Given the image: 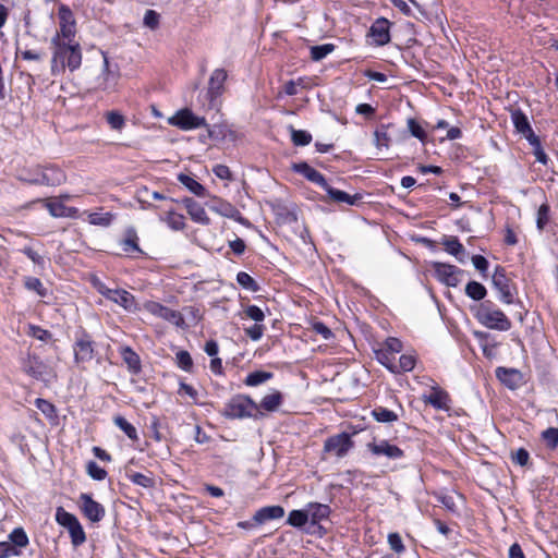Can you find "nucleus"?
I'll list each match as a JSON object with an SVG mask.
<instances>
[{
    "instance_id": "nucleus-34",
    "label": "nucleus",
    "mask_w": 558,
    "mask_h": 558,
    "mask_svg": "<svg viewBox=\"0 0 558 558\" xmlns=\"http://www.w3.org/2000/svg\"><path fill=\"white\" fill-rule=\"evenodd\" d=\"M308 521V513L305 509L302 510H292L289 515L287 523L294 527H302L304 526Z\"/></svg>"
},
{
    "instance_id": "nucleus-33",
    "label": "nucleus",
    "mask_w": 558,
    "mask_h": 558,
    "mask_svg": "<svg viewBox=\"0 0 558 558\" xmlns=\"http://www.w3.org/2000/svg\"><path fill=\"white\" fill-rule=\"evenodd\" d=\"M465 293L469 298L475 301H481L486 296V288L477 282V281H470L465 287Z\"/></svg>"
},
{
    "instance_id": "nucleus-60",
    "label": "nucleus",
    "mask_w": 558,
    "mask_h": 558,
    "mask_svg": "<svg viewBox=\"0 0 558 558\" xmlns=\"http://www.w3.org/2000/svg\"><path fill=\"white\" fill-rule=\"evenodd\" d=\"M245 315L252 320L259 323L265 318L264 312L256 305H250L244 310Z\"/></svg>"
},
{
    "instance_id": "nucleus-10",
    "label": "nucleus",
    "mask_w": 558,
    "mask_h": 558,
    "mask_svg": "<svg viewBox=\"0 0 558 558\" xmlns=\"http://www.w3.org/2000/svg\"><path fill=\"white\" fill-rule=\"evenodd\" d=\"M145 308L153 315L163 318L165 320L181 327L184 325V318L180 312L171 310L157 302H148Z\"/></svg>"
},
{
    "instance_id": "nucleus-51",
    "label": "nucleus",
    "mask_w": 558,
    "mask_h": 558,
    "mask_svg": "<svg viewBox=\"0 0 558 558\" xmlns=\"http://www.w3.org/2000/svg\"><path fill=\"white\" fill-rule=\"evenodd\" d=\"M27 335L40 341H49L52 338V333L50 331L35 325H28Z\"/></svg>"
},
{
    "instance_id": "nucleus-6",
    "label": "nucleus",
    "mask_w": 558,
    "mask_h": 558,
    "mask_svg": "<svg viewBox=\"0 0 558 558\" xmlns=\"http://www.w3.org/2000/svg\"><path fill=\"white\" fill-rule=\"evenodd\" d=\"M168 123L184 131L207 125L205 118L195 116L187 108L177 111L174 116L168 119Z\"/></svg>"
},
{
    "instance_id": "nucleus-52",
    "label": "nucleus",
    "mask_w": 558,
    "mask_h": 558,
    "mask_svg": "<svg viewBox=\"0 0 558 558\" xmlns=\"http://www.w3.org/2000/svg\"><path fill=\"white\" fill-rule=\"evenodd\" d=\"M542 437L547 447L554 449L558 446V428L549 427L543 432Z\"/></svg>"
},
{
    "instance_id": "nucleus-57",
    "label": "nucleus",
    "mask_w": 558,
    "mask_h": 558,
    "mask_svg": "<svg viewBox=\"0 0 558 558\" xmlns=\"http://www.w3.org/2000/svg\"><path fill=\"white\" fill-rule=\"evenodd\" d=\"M549 220V207L546 204H543L537 211V228L543 230Z\"/></svg>"
},
{
    "instance_id": "nucleus-64",
    "label": "nucleus",
    "mask_w": 558,
    "mask_h": 558,
    "mask_svg": "<svg viewBox=\"0 0 558 558\" xmlns=\"http://www.w3.org/2000/svg\"><path fill=\"white\" fill-rule=\"evenodd\" d=\"M511 458L514 463L524 466L529 462L530 454L524 448H520L512 453Z\"/></svg>"
},
{
    "instance_id": "nucleus-2",
    "label": "nucleus",
    "mask_w": 558,
    "mask_h": 558,
    "mask_svg": "<svg viewBox=\"0 0 558 558\" xmlns=\"http://www.w3.org/2000/svg\"><path fill=\"white\" fill-rule=\"evenodd\" d=\"M475 317L489 329L507 331L511 328L510 319L492 301L481 303L476 308Z\"/></svg>"
},
{
    "instance_id": "nucleus-30",
    "label": "nucleus",
    "mask_w": 558,
    "mask_h": 558,
    "mask_svg": "<svg viewBox=\"0 0 558 558\" xmlns=\"http://www.w3.org/2000/svg\"><path fill=\"white\" fill-rule=\"evenodd\" d=\"M138 238L133 229L126 231L125 238L121 241L120 245L124 253H142L138 246Z\"/></svg>"
},
{
    "instance_id": "nucleus-5",
    "label": "nucleus",
    "mask_w": 558,
    "mask_h": 558,
    "mask_svg": "<svg viewBox=\"0 0 558 558\" xmlns=\"http://www.w3.org/2000/svg\"><path fill=\"white\" fill-rule=\"evenodd\" d=\"M73 351L75 364L83 369L94 359L95 343L85 330H82L76 336Z\"/></svg>"
},
{
    "instance_id": "nucleus-24",
    "label": "nucleus",
    "mask_w": 558,
    "mask_h": 558,
    "mask_svg": "<svg viewBox=\"0 0 558 558\" xmlns=\"http://www.w3.org/2000/svg\"><path fill=\"white\" fill-rule=\"evenodd\" d=\"M306 511L308 513V520H311L312 524H317L322 520L327 519L330 514V508L328 505L311 502L306 506Z\"/></svg>"
},
{
    "instance_id": "nucleus-13",
    "label": "nucleus",
    "mask_w": 558,
    "mask_h": 558,
    "mask_svg": "<svg viewBox=\"0 0 558 558\" xmlns=\"http://www.w3.org/2000/svg\"><path fill=\"white\" fill-rule=\"evenodd\" d=\"M65 181L64 172L57 167H44L40 168V172L32 179L35 184H44L50 186H57Z\"/></svg>"
},
{
    "instance_id": "nucleus-39",
    "label": "nucleus",
    "mask_w": 558,
    "mask_h": 558,
    "mask_svg": "<svg viewBox=\"0 0 558 558\" xmlns=\"http://www.w3.org/2000/svg\"><path fill=\"white\" fill-rule=\"evenodd\" d=\"M291 131V140L295 146H305L312 142V135L303 130H295L293 126H290Z\"/></svg>"
},
{
    "instance_id": "nucleus-43",
    "label": "nucleus",
    "mask_w": 558,
    "mask_h": 558,
    "mask_svg": "<svg viewBox=\"0 0 558 558\" xmlns=\"http://www.w3.org/2000/svg\"><path fill=\"white\" fill-rule=\"evenodd\" d=\"M106 120L110 128L116 131H121L125 125L124 117L118 111H108L106 113Z\"/></svg>"
},
{
    "instance_id": "nucleus-41",
    "label": "nucleus",
    "mask_w": 558,
    "mask_h": 558,
    "mask_svg": "<svg viewBox=\"0 0 558 558\" xmlns=\"http://www.w3.org/2000/svg\"><path fill=\"white\" fill-rule=\"evenodd\" d=\"M333 50H335V45H332V44L312 46L311 47V58L314 61H320L326 56L331 53Z\"/></svg>"
},
{
    "instance_id": "nucleus-58",
    "label": "nucleus",
    "mask_w": 558,
    "mask_h": 558,
    "mask_svg": "<svg viewBox=\"0 0 558 558\" xmlns=\"http://www.w3.org/2000/svg\"><path fill=\"white\" fill-rule=\"evenodd\" d=\"M408 128H409V131L411 132V134L414 137H416L420 141L424 142V140L426 137V133L423 130V128L414 119H409Z\"/></svg>"
},
{
    "instance_id": "nucleus-8",
    "label": "nucleus",
    "mask_w": 558,
    "mask_h": 558,
    "mask_svg": "<svg viewBox=\"0 0 558 558\" xmlns=\"http://www.w3.org/2000/svg\"><path fill=\"white\" fill-rule=\"evenodd\" d=\"M206 206L211 211H215L216 214L222 217L234 219L235 221H239L241 223H245L246 221L235 206L219 197H211V199L208 203H206Z\"/></svg>"
},
{
    "instance_id": "nucleus-29",
    "label": "nucleus",
    "mask_w": 558,
    "mask_h": 558,
    "mask_svg": "<svg viewBox=\"0 0 558 558\" xmlns=\"http://www.w3.org/2000/svg\"><path fill=\"white\" fill-rule=\"evenodd\" d=\"M178 180L194 195L204 197L207 195L206 189L194 178L187 174H179Z\"/></svg>"
},
{
    "instance_id": "nucleus-14",
    "label": "nucleus",
    "mask_w": 558,
    "mask_h": 558,
    "mask_svg": "<svg viewBox=\"0 0 558 558\" xmlns=\"http://www.w3.org/2000/svg\"><path fill=\"white\" fill-rule=\"evenodd\" d=\"M98 291L108 300L119 304L128 311H131L135 305L134 296L125 290H114L100 286Z\"/></svg>"
},
{
    "instance_id": "nucleus-50",
    "label": "nucleus",
    "mask_w": 558,
    "mask_h": 558,
    "mask_svg": "<svg viewBox=\"0 0 558 558\" xmlns=\"http://www.w3.org/2000/svg\"><path fill=\"white\" fill-rule=\"evenodd\" d=\"M86 470L87 474L96 481H102L107 476L106 470L100 468L95 461H89L86 465Z\"/></svg>"
},
{
    "instance_id": "nucleus-63",
    "label": "nucleus",
    "mask_w": 558,
    "mask_h": 558,
    "mask_svg": "<svg viewBox=\"0 0 558 558\" xmlns=\"http://www.w3.org/2000/svg\"><path fill=\"white\" fill-rule=\"evenodd\" d=\"M374 137H375V145L377 148H388L389 146V136L387 134V132L385 130H376L375 133H374Z\"/></svg>"
},
{
    "instance_id": "nucleus-25",
    "label": "nucleus",
    "mask_w": 558,
    "mask_h": 558,
    "mask_svg": "<svg viewBox=\"0 0 558 558\" xmlns=\"http://www.w3.org/2000/svg\"><path fill=\"white\" fill-rule=\"evenodd\" d=\"M324 190L327 192L329 198L336 203H347L349 205H354L362 198V196L359 194L350 195L343 191L333 189L329 184H327V187Z\"/></svg>"
},
{
    "instance_id": "nucleus-15",
    "label": "nucleus",
    "mask_w": 558,
    "mask_h": 558,
    "mask_svg": "<svg viewBox=\"0 0 558 558\" xmlns=\"http://www.w3.org/2000/svg\"><path fill=\"white\" fill-rule=\"evenodd\" d=\"M367 448L374 456H385L388 459H399L403 457V451L398 446L387 440L369 442Z\"/></svg>"
},
{
    "instance_id": "nucleus-12",
    "label": "nucleus",
    "mask_w": 558,
    "mask_h": 558,
    "mask_svg": "<svg viewBox=\"0 0 558 558\" xmlns=\"http://www.w3.org/2000/svg\"><path fill=\"white\" fill-rule=\"evenodd\" d=\"M434 270L436 277L449 287H457L460 283V276L463 271L453 265L435 263Z\"/></svg>"
},
{
    "instance_id": "nucleus-59",
    "label": "nucleus",
    "mask_w": 558,
    "mask_h": 558,
    "mask_svg": "<svg viewBox=\"0 0 558 558\" xmlns=\"http://www.w3.org/2000/svg\"><path fill=\"white\" fill-rule=\"evenodd\" d=\"M388 544L390 548L396 551L397 554H400L404 551V545L402 543V539L398 533H390L388 535Z\"/></svg>"
},
{
    "instance_id": "nucleus-20",
    "label": "nucleus",
    "mask_w": 558,
    "mask_h": 558,
    "mask_svg": "<svg viewBox=\"0 0 558 558\" xmlns=\"http://www.w3.org/2000/svg\"><path fill=\"white\" fill-rule=\"evenodd\" d=\"M283 515L284 509L281 506H267L255 512L253 521L256 524H263L269 520L281 519Z\"/></svg>"
},
{
    "instance_id": "nucleus-56",
    "label": "nucleus",
    "mask_w": 558,
    "mask_h": 558,
    "mask_svg": "<svg viewBox=\"0 0 558 558\" xmlns=\"http://www.w3.org/2000/svg\"><path fill=\"white\" fill-rule=\"evenodd\" d=\"M312 330L320 335L324 340H329L333 337L332 331L322 322H315L312 324Z\"/></svg>"
},
{
    "instance_id": "nucleus-36",
    "label": "nucleus",
    "mask_w": 558,
    "mask_h": 558,
    "mask_svg": "<svg viewBox=\"0 0 558 558\" xmlns=\"http://www.w3.org/2000/svg\"><path fill=\"white\" fill-rule=\"evenodd\" d=\"M87 219L90 225L108 227L113 220V215L111 213H88Z\"/></svg>"
},
{
    "instance_id": "nucleus-11",
    "label": "nucleus",
    "mask_w": 558,
    "mask_h": 558,
    "mask_svg": "<svg viewBox=\"0 0 558 558\" xmlns=\"http://www.w3.org/2000/svg\"><path fill=\"white\" fill-rule=\"evenodd\" d=\"M493 284L500 293V300L506 304L513 303V293L510 286V280L506 276L502 267H497L493 275Z\"/></svg>"
},
{
    "instance_id": "nucleus-19",
    "label": "nucleus",
    "mask_w": 558,
    "mask_h": 558,
    "mask_svg": "<svg viewBox=\"0 0 558 558\" xmlns=\"http://www.w3.org/2000/svg\"><path fill=\"white\" fill-rule=\"evenodd\" d=\"M182 202L193 221L201 223L203 226L210 225V219L207 216L204 207L199 203H197L191 197H185Z\"/></svg>"
},
{
    "instance_id": "nucleus-44",
    "label": "nucleus",
    "mask_w": 558,
    "mask_h": 558,
    "mask_svg": "<svg viewBox=\"0 0 558 558\" xmlns=\"http://www.w3.org/2000/svg\"><path fill=\"white\" fill-rule=\"evenodd\" d=\"M56 520L57 522L68 529L69 526L73 525L75 522H77V518L65 511L62 507H59L56 512Z\"/></svg>"
},
{
    "instance_id": "nucleus-18",
    "label": "nucleus",
    "mask_w": 558,
    "mask_h": 558,
    "mask_svg": "<svg viewBox=\"0 0 558 558\" xmlns=\"http://www.w3.org/2000/svg\"><path fill=\"white\" fill-rule=\"evenodd\" d=\"M496 377L509 389H517L523 384V375L519 369L497 367Z\"/></svg>"
},
{
    "instance_id": "nucleus-47",
    "label": "nucleus",
    "mask_w": 558,
    "mask_h": 558,
    "mask_svg": "<svg viewBox=\"0 0 558 558\" xmlns=\"http://www.w3.org/2000/svg\"><path fill=\"white\" fill-rule=\"evenodd\" d=\"M373 415L378 422L390 423L398 418L397 414L393 411H390L385 408H377L373 411Z\"/></svg>"
},
{
    "instance_id": "nucleus-40",
    "label": "nucleus",
    "mask_w": 558,
    "mask_h": 558,
    "mask_svg": "<svg viewBox=\"0 0 558 558\" xmlns=\"http://www.w3.org/2000/svg\"><path fill=\"white\" fill-rule=\"evenodd\" d=\"M271 377H272V374L269 372L257 371V372L250 373L246 376L244 383L247 386H257V385H260V384L267 381Z\"/></svg>"
},
{
    "instance_id": "nucleus-4",
    "label": "nucleus",
    "mask_w": 558,
    "mask_h": 558,
    "mask_svg": "<svg viewBox=\"0 0 558 558\" xmlns=\"http://www.w3.org/2000/svg\"><path fill=\"white\" fill-rule=\"evenodd\" d=\"M22 371L36 380L50 383L57 378L54 369L44 362L39 356L27 353L22 359Z\"/></svg>"
},
{
    "instance_id": "nucleus-38",
    "label": "nucleus",
    "mask_w": 558,
    "mask_h": 558,
    "mask_svg": "<svg viewBox=\"0 0 558 558\" xmlns=\"http://www.w3.org/2000/svg\"><path fill=\"white\" fill-rule=\"evenodd\" d=\"M128 477L130 481L138 486H142L144 488H151L155 486V480L154 477L138 473V472H132L128 474Z\"/></svg>"
},
{
    "instance_id": "nucleus-48",
    "label": "nucleus",
    "mask_w": 558,
    "mask_h": 558,
    "mask_svg": "<svg viewBox=\"0 0 558 558\" xmlns=\"http://www.w3.org/2000/svg\"><path fill=\"white\" fill-rule=\"evenodd\" d=\"M24 284L26 289L35 291L39 296H45L47 294V290L38 278L26 277Z\"/></svg>"
},
{
    "instance_id": "nucleus-54",
    "label": "nucleus",
    "mask_w": 558,
    "mask_h": 558,
    "mask_svg": "<svg viewBox=\"0 0 558 558\" xmlns=\"http://www.w3.org/2000/svg\"><path fill=\"white\" fill-rule=\"evenodd\" d=\"M160 15L154 10H147L144 15V25L150 29L159 26Z\"/></svg>"
},
{
    "instance_id": "nucleus-45",
    "label": "nucleus",
    "mask_w": 558,
    "mask_h": 558,
    "mask_svg": "<svg viewBox=\"0 0 558 558\" xmlns=\"http://www.w3.org/2000/svg\"><path fill=\"white\" fill-rule=\"evenodd\" d=\"M376 357L385 367H387L391 373H393V367L396 364V356L386 351L385 349H380L376 351Z\"/></svg>"
},
{
    "instance_id": "nucleus-26",
    "label": "nucleus",
    "mask_w": 558,
    "mask_h": 558,
    "mask_svg": "<svg viewBox=\"0 0 558 558\" xmlns=\"http://www.w3.org/2000/svg\"><path fill=\"white\" fill-rule=\"evenodd\" d=\"M441 243L445 246L446 251L449 254L456 256L459 262L464 260L465 248L460 243L457 236H445Z\"/></svg>"
},
{
    "instance_id": "nucleus-46",
    "label": "nucleus",
    "mask_w": 558,
    "mask_h": 558,
    "mask_svg": "<svg viewBox=\"0 0 558 558\" xmlns=\"http://www.w3.org/2000/svg\"><path fill=\"white\" fill-rule=\"evenodd\" d=\"M236 281L244 289H247L253 292H256L258 290L256 281L247 272H239L236 275Z\"/></svg>"
},
{
    "instance_id": "nucleus-7",
    "label": "nucleus",
    "mask_w": 558,
    "mask_h": 558,
    "mask_svg": "<svg viewBox=\"0 0 558 558\" xmlns=\"http://www.w3.org/2000/svg\"><path fill=\"white\" fill-rule=\"evenodd\" d=\"M352 447L351 436L347 433H341L326 439L324 452L332 457L342 458Z\"/></svg>"
},
{
    "instance_id": "nucleus-62",
    "label": "nucleus",
    "mask_w": 558,
    "mask_h": 558,
    "mask_svg": "<svg viewBox=\"0 0 558 558\" xmlns=\"http://www.w3.org/2000/svg\"><path fill=\"white\" fill-rule=\"evenodd\" d=\"M12 542L19 546L24 547L28 543V538L22 529H15L10 535Z\"/></svg>"
},
{
    "instance_id": "nucleus-49",
    "label": "nucleus",
    "mask_w": 558,
    "mask_h": 558,
    "mask_svg": "<svg viewBox=\"0 0 558 558\" xmlns=\"http://www.w3.org/2000/svg\"><path fill=\"white\" fill-rule=\"evenodd\" d=\"M46 207L53 217H63L68 214L66 206L57 199L47 202Z\"/></svg>"
},
{
    "instance_id": "nucleus-61",
    "label": "nucleus",
    "mask_w": 558,
    "mask_h": 558,
    "mask_svg": "<svg viewBox=\"0 0 558 558\" xmlns=\"http://www.w3.org/2000/svg\"><path fill=\"white\" fill-rule=\"evenodd\" d=\"M264 330H265V327L258 323L244 329L246 336L250 337L254 341H257L262 338Z\"/></svg>"
},
{
    "instance_id": "nucleus-32",
    "label": "nucleus",
    "mask_w": 558,
    "mask_h": 558,
    "mask_svg": "<svg viewBox=\"0 0 558 558\" xmlns=\"http://www.w3.org/2000/svg\"><path fill=\"white\" fill-rule=\"evenodd\" d=\"M281 400H282L281 393L276 391V392L265 396L262 399L258 408H262L269 412H274L280 407Z\"/></svg>"
},
{
    "instance_id": "nucleus-31",
    "label": "nucleus",
    "mask_w": 558,
    "mask_h": 558,
    "mask_svg": "<svg viewBox=\"0 0 558 558\" xmlns=\"http://www.w3.org/2000/svg\"><path fill=\"white\" fill-rule=\"evenodd\" d=\"M511 119L518 133L524 135L531 132L532 128L527 117L521 110H514L511 113Z\"/></svg>"
},
{
    "instance_id": "nucleus-17",
    "label": "nucleus",
    "mask_w": 558,
    "mask_h": 558,
    "mask_svg": "<svg viewBox=\"0 0 558 558\" xmlns=\"http://www.w3.org/2000/svg\"><path fill=\"white\" fill-rule=\"evenodd\" d=\"M369 36L377 46H384L390 41L389 21L385 17L377 19L369 29Z\"/></svg>"
},
{
    "instance_id": "nucleus-53",
    "label": "nucleus",
    "mask_w": 558,
    "mask_h": 558,
    "mask_svg": "<svg viewBox=\"0 0 558 558\" xmlns=\"http://www.w3.org/2000/svg\"><path fill=\"white\" fill-rule=\"evenodd\" d=\"M35 404H36V408L43 414H45L47 417L52 418L56 416V408L51 402H49L45 399L38 398V399H36Z\"/></svg>"
},
{
    "instance_id": "nucleus-22",
    "label": "nucleus",
    "mask_w": 558,
    "mask_h": 558,
    "mask_svg": "<svg viewBox=\"0 0 558 558\" xmlns=\"http://www.w3.org/2000/svg\"><path fill=\"white\" fill-rule=\"evenodd\" d=\"M159 219L165 221L174 231H181L185 228L184 216L175 213L172 206L167 207L163 213L159 215Z\"/></svg>"
},
{
    "instance_id": "nucleus-9",
    "label": "nucleus",
    "mask_w": 558,
    "mask_h": 558,
    "mask_svg": "<svg viewBox=\"0 0 558 558\" xmlns=\"http://www.w3.org/2000/svg\"><path fill=\"white\" fill-rule=\"evenodd\" d=\"M78 506L83 514L92 522H99L105 517L104 506L95 501L88 494H81Z\"/></svg>"
},
{
    "instance_id": "nucleus-35",
    "label": "nucleus",
    "mask_w": 558,
    "mask_h": 558,
    "mask_svg": "<svg viewBox=\"0 0 558 558\" xmlns=\"http://www.w3.org/2000/svg\"><path fill=\"white\" fill-rule=\"evenodd\" d=\"M114 424L125 433V435L133 441L138 440L136 428L129 423L123 416L117 415L113 418Z\"/></svg>"
},
{
    "instance_id": "nucleus-1",
    "label": "nucleus",
    "mask_w": 558,
    "mask_h": 558,
    "mask_svg": "<svg viewBox=\"0 0 558 558\" xmlns=\"http://www.w3.org/2000/svg\"><path fill=\"white\" fill-rule=\"evenodd\" d=\"M53 46V56L51 59V72L53 75H59L69 68L70 71H75L82 63V50L78 43L62 41L57 35L51 39Z\"/></svg>"
},
{
    "instance_id": "nucleus-42",
    "label": "nucleus",
    "mask_w": 558,
    "mask_h": 558,
    "mask_svg": "<svg viewBox=\"0 0 558 558\" xmlns=\"http://www.w3.org/2000/svg\"><path fill=\"white\" fill-rule=\"evenodd\" d=\"M415 366V359L412 355L403 354L399 357V363L395 364L393 373L411 372Z\"/></svg>"
},
{
    "instance_id": "nucleus-55",
    "label": "nucleus",
    "mask_w": 558,
    "mask_h": 558,
    "mask_svg": "<svg viewBox=\"0 0 558 558\" xmlns=\"http://www.w3.org/2000/svg\"><path fill=\"white\" fill-rule=\"evenodd\" d=\"M177 363L184 371H190L193 366L192 357L187 351H179L177 353Z\"/></svg>"
},
{
    "instance_id": "nucleus-3",
    "label": "nucleus",
    "mask_w": 558,
    "mask_h": 558,
    "mask_svg": "<svg viewBox=\"0 0 558 558\" xmlns=\"http://www.w3.org/2000/svg\"><path fill=\"white\" fill-rule=\"evenodd\" d=\"M221 414L227 418H257L263 415L259 411L258 404L250 397L244 395H236L232 397L221 410Z\"/></svg>"
},
{
    "instance_id": "nucleus-27",
    "label": "nucleus",
    "mask_w": 558,
    "mask_h": 558,
    "mask_svg": "<svg viewBox=\"0 0 558 558\" xmlns=\"http://www.w3.org/2000/svg\"><path fill=\"white\" fill-rule=\"evenodd\" d=\"M424 401L439 410L449 409V396L447 392L439 389H434L429 396H425Z\"/></svg>"
},
{
    "instance_id": "nucleus-37",
    "label": "nucleus",
    "mask_w": 558,
    "mask_h": 558,
    "mask_svg": "<svg viewBox=\"0 0 558 558\" xmlns=\"http://www.w3.org/2000/svg\"><path fill=\"white\" fill-rule=\"evenodd\" d=\"M66 530L71 536V541L74 546H80L86 541L85 532L78 521L75 522L73 525L69 526Z\"/></svg>"
},
{
    "instance_id": "nucleus-21",
    "label": "nucleus",
    "mask_w": 558,
    "mask_h": 558,
    "mask_svg": "<svg viewBox=\"0 0 558 558\" xmlns=\"http://www.w3.org/2000/svg\"><path fill=\"white\" fill-rule=\"evenodd\" d=\"M293 169L296 172L303 174L311 182L320 185L323 189L327 187L328 183L324 175L314 168H312L311 166H308L306 162L295 163L293 165Z\"/></svg>"
},
{
    "instance_id": "nucleus-28",
    "label": "nucleus",
    "mask_w": 558,
    "mask_h": 558,
    "mask_svg": "<svg viewBox=\"0 0 558 558\" xmlns=\"http://www.w3.org/2000/svg\"><path fill=\"white\" fill-rule=\"evenodd\" d=\"M120 354L132 373L136 374L141 371L140 356L130 347H122Z\"/></svg>"
},
{
    "instance_id": "nucleus-16",
    "label": "nucleus",
    "mask_w": 558,
    "mask_h": 558,
    "mask_svg": "<svg viewBox=\"0 0 558 558\" xmlns=\"http://www.w3.org/2000/svg\"><path fill=\"white\" fill-rule=\"evenodd\" d=\"M59 19H60V34L63 38L71 40L75 35V21L73 19V13L68 5H60L59 8Z\"/></svg>"
},
{
    "instance_id": "nucleus-23",
    "label": "nucleus",
    "mask_w": 558,
    "mask_h": 558,
    "mask_svg": "<svg viewBox=\"0 0 558 558\" xmlns=\"http://www.w3.org/2000/svg\"><path fill=\"white\" fill-rule=\"evenodd\" d=\"M227 76V71L223 69H216L211 73L208 84V94L211 98L221 95Z\"/></svg>"
}]
</instances>
